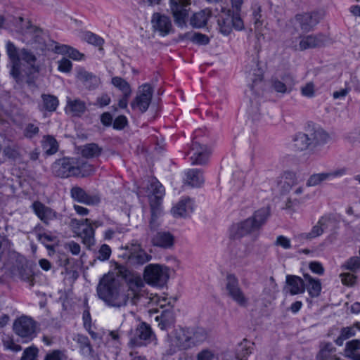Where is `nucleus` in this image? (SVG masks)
I'll use <instances>...</instances> for the list:
<instances>
[{
	"mask_svg": "<svg viewBox=\"0 0 360 360\" xmlns=\"http://www.w3.org/2000/svg\"><path fill=\"white\" fill-rule=\"evenodd\" d=\"M6 48L8 56L12 63L10 75L18 85L22 86L25 83V76L20 70V57L18 49L11 41H7Z\"/></svg>",
	"mask_w": 360,
	"mask_h": 360,
	"instance_id": "11",
	"label": "nucleus"
},
{
	"mask_svg": "<svg viewBox=\"0 0 360 360\" xmlns=\"http://www.w3.org/2000/svg\"><path fill=\"white\" fill-rule=\"evenodd\" d=\"M98 297L108 306L120 307L127 305L129 295L120 294V283L109 274H104L96 288Z\"/></svg>",
	"mask_w": 360,
	"mask_h": 360,
	"instance_id": "1",
	"label": "nucleus"
},
{
	"mask_svg": "<svg viewBox=\"0 0 360 360\" xmlns=\"http://www.w3.org/2000/svg\"><path fill=\"white\" fill-rule=\"evenodd\" d=\"M87 194L86 191L79 186H74L70 190L71 198L79 203L84 204Z\"/></svg>",
	"mask_w": 360,
	"mask_h": 360,
	"instance_id": "44",
	"label": "nucleus"
},
{
	"mask_svg": "<svg viewBox=\"0 0 360 360\" xmlns=\"http://www.w3.org/2000/svg\"><path fill=\"white\" fill-rule=\"evenodd\" d=\"M74 340L79 345V348L82 350H85L91 354L94 351L92 345L90 342L89 338L83 334H77L74 338Z\"/></svg>",
	"mask_w": 360,
	"mask_h": 360,
	"instance_id": "43",
	"label": "nucleus"
},
{
	"mask_svg": "<svg viewBox=\"0 0 360 360\" xmlns=\"http://www.w3.org/2000/svg\"><path fill=\"white\" fill-rule=\"evenodd\" d=\"M37 322L31 316L22 315L15 319L13 324V330L15 335L21 338L22 343H28L36 336Z\"/></svg>",
	"mask_w": 360,
	"mask_h": 360,
	"instance_id": "4",
	"label": "nucleus"
},
{
	"mask_svg": "<svg viewBox=\"0 0 360 360\" xmlns=\"http://www.w3.org/2000/svg\"><path fill=\"white\" fill-rule=\"evenodd\" d=\"M191 340V348L203 342L207 337L206 330L200 326L186 327Z\"/></svg>",
	"mask_w": 360,
	"mask_h": 360,
	"instance_id": "28",
	"label": "nucleus"
},
{
	"mask_svg": "<svg viewBox=\"0 0 360 360\" xmlns=\"http://www.w3.org/2000/svg\"><path fill=\"white\" fill-rule=\"evenodd\" d=\"M162 197L155 195L153 199L150 200V219L149 221L150 226L159 218L161 214L162 209Z\"/></svg>",
	"mask_w": 360,
	"mask_h": 360,
	"instance_id": "35",
	"label": "nucleus"
},
{
	"mask_svg": "<svg viewBox=\"0 0 360 360\" xmlns=\"http://www.w3.org/2000/svg\"><path fill=\"white\" fill-rule=\"evenodd\" d=\"M82 233L84 235V240L91 243L92 245L94 244L95 241V228L92 226H89L82 230Z\"/></svg>",
	"mask_w": 360,
	"mask_h": 360,
	"instance_id": "62",
	"label": "nucleus"
},
{
	"mask_svg": "<svg viewBox=\"0 0 360 360\" xmlns=\"http://www.w3.org/2000/svg\"><path fill=\"white\" fill-rule=\"evenodd\" d=\"M191 41L198 46H207L210 43V38L205 34L195 32H193Z\"/></svg>",
	"mask_w": 360,
	"mask_h": 360,
	"instance_id": "46",
	"label": "nucleus"
},
{
	"mask_svg": "<svg viewBox=\"0 0 360 360\" xmlns=\"http://www.w3.org/2000/svg\"><path fill=\"white\" fill-rule=\"evenodd\" d=\"M103 148L96 143H86L81 151L82 157L89 159L101 156Z\"/></svg>",
	"mask_w": 360,
	"mask_h": 360,
	"instance_id": "36",
	"label": "nucleus"
},
{
	"mask_svg": "<svg viewBox=\"0 0 360 360\" xmlns=\"http://www.w3.org/2000/svg\"><path fill=\"white\" fill-rule=\"evenodd\" d=\"M306 290L304 279L296 275L288 274L285 276V286L283 291L290 295L302 294Z\"/></svg>",
	"mask_w": 360,
	"mask_h": 360,
	"instance_id": "19",
	"label": "nucleus"
},
{
	"mask_svg": "<svg viewBox=\"0 0 360 360\" xmlns=\"http://www.w3.org/2000/svg\"><path fill=\"white\" fill-rule=\"evenodd\" d=\"M37 240L44 246H45V245H49L48 242H53V243H59L58 237L56 236L52 235L51 232L49 231L38 233Z\"/></svg>",
	"mask_w": 360,
	"mask_h": 360,
	"instance_id": "47",
	"label": "nucleus"
},
{
	"mask_svg": "<svg viewBox=\"0 0 360 360\" xmlns=\"http://www.w3.org/2000/svg\"><path fill=\"white\" fill-rule=\"evenodd\" d=\"M41 146L44 149L49 147L45 151L47 155H52L56 153L59 148V144L56 139L53 135L49 134L43 136Z\"/></svg>",
	"mask_w": 360,
	"mask_h": 360,
	"instance_id": "34",
	"label": "nucleus"
},
{
	"mask_svg": "<svg viewBox=\"0 0 360 360\" xmlns=\"http://www.w3.org/2000/svg\"><path fill=\"white\" fill-rule=\"evenodd\" d=\"M111 84L120 91L127 90L131 86L127 80L118 76H115L112 78Z\"/></svg>",
	"mask_w": 360,
	"mask_h": 360,
	"instance_id": "57",
	"label": "nucleus"
},
{
	"mask_svg": "<svg viewBox=\"0 0 360 360\" xmlns=\"http://www.w3.org/2000/svg\"><path fill=\"white\" fill-rule=\"evenodd\" d=\"M323 233V228L318 223L313 226L309 233H303L301 234L302 238L311 240L321 236Z\"/></svg>",
	"mask_w": 360,
	"mask_h": 360,
	"instance_id": "50",
	"label": "nucleus"
},
{
	"mask_svg": "<svg viewBox=\"0 0 360 360\" xmlns=\"http://www.w3.org/2000/svg\"><path fill=\"white\" fill-rule=\"evenodd\" d=\"M117 269L118 270V272H119L120 276L126 282H128L129 280L133 276L132 271L123 264H118L117 266Z\"/></svg>",
	"mask_w": 360,
	"mask_h": 360,
	"instance_id": "63",
	"label": "nucleus"
},
{
	"mask_svg": "<svg viewBox=\"0 0 360 360\" xmlns=\"http://www.w3.org/2000/svg\"><path fill=\"white\" fill-rule=\"evenodd\" d=\"M340 277L342 284L348 287H353L357 283V276L349 272L341 273Z\"/></svg>",
	"mask_w": 360,
	"mask_h": 360,
	"instance_id": "48",
	"label": "nucleus"
},
{
	"mask_svg": "<svg viewBox=\"0 0 360 360\" xmlns=\"http://www.w3.org/2000/svg\"><path fill=\"white\" fill-rule=\"evenodd\" d=\"M270 212L269 207H262L256 210L251 217H248V219H250L251 222L256 226L255 229L257 231H259L262 226L266 223L270 216Z\"/></svg>",
	"mask_w": 360,
	"mask_h": 360,
	"instance_id": "29",
	"label": "nucleus"
},
{
	"mask_svg": "<svg viewBox=\"0 0 360 360\" xmlns=\"http://www.w3.org/2000/svg\"><path fill=\"white\" fill-rule=\"evenodd\" d=\"M341 269L356 273L360 269V257L358 256L349 257L341 265Z\"/></svg>",
	"mask_w": 360,
	"mask_h": 360,
	"instance_id": "42",
	"label": "nucleus"
},
{
	"mask_svg": "<svg viewBox=\"0 0 360 360\" xmlns=\"http://www.w3.org/2000/svg\"><path fill=\"white\" fill-rule=\"evenodd\" d=\"M169 4L174 23L181 29L186 28L188 27V10L176 0H169Z\"/></svg>",
	"mask_w": 360,
	"mask_h": 360,
	"instance_id": "17",
	"label": "nucleus"
},
{
	"mask_svg": "<svg viewBox=\"0 0 360 360\" xmlns=\"http://www.w3.org/2000/svg\"><path fill=\"white\" fill-rule=\"evenodd\" d=\"M129 125L127 117L124 115H120L113 119L112 128L115 130L121 131Z\"/></svg>",
	"mask_w": 360,
	"mask_h": 360,
	"instance_id": "51",
	"label": "nucleus"
},
{
	"mask_svg": "<svg viewBox=\"0 0 360 360\" xmlns=\"http://www.w3.org/2000/svg\"><path fill=\"white\" fill-rule=\"evenodd\" d=\"M160 308L163 309L168 306V309H163L160 316L155 317V321H159L158 326L162 330H167L173 327L176 322V316L174 311V305L171 302H168L167 304H160Z\"/></svg>",
	"mask_w": 360,
	"mask_h": 360,
	"instance_id": "18",
	"label": "nucleus"
},
{
	"mask_svg": "<svg viewBox=\"0 0 360 360\" xmlns=\"http://www.w3.org/2000/svg\"><path fill=\"white\" fill-rule=\"evenodd\" d=\"M75 173L78 174V176L87 177L91 176L94 172V166L86 161H84L75 165Z\"/></svg>",
	"mask_w": 360,
	"mask_h": 360,
	"instance_id": "41",
	"label": "nucleus"
},
{
	"mask_svg": "<svg viewBox=\"0 0 360 360\" xmlns=\"http://www.w3.org/2000/svg\"><path fill=\"white\" fill-rule=\"evenodd\" d=\"M76 78L82 82V84L89 91L96 89L101 84V79L98 76L86 71L83 67H79L77 69Z\"/></svg>",
	"mask_w": 360,
	"mask_h": 360,
	"instance_id": "21",
	"label": "nucleus"
},
{
	"mask_svg": "<svg viewBox=\"0 0 360 360\" xmlns=\"http://www.w3.org/2000/svg\"><path fill=\"white\" fill-rule=\"evenodd\" d=\"M58 70L63 73H69L72 69V63L71 60L66 58L63 57L60 60L58 61Z\"/></svg>",
	"mask_w": 360,
	"mask_h": 360,
	"instance_id": "56",
	"label": "nucleus"
},
{
	"mask_svg": "<svg viewBox=\"0 0 360 360\" xmlns=\"http://www.w3.org/2000/svg\"><path fill=\"white\" fill-rule=\"evenodd\" d=\"M16 271L18 272L20 278L26 282L30 281L32 276L34 275L32 266H29L28 263L22 266V269L16 270Z\"/></svg>",
	"mask_w": 360,
	"mask_h": 360,
	"instance_id": "49",
	"label": "nucleus"
},
{
	"mask_svg": "<svg viewBox=\"0 0 360 360\" xmlns=\"http://www.w3.org/2000/svg\"><path fill=\"white\" fill-rule=\"evenodd\" d=\"M138 252H135L131 255H129L127 262L133 266L143 265L152 259V256L148 254L141 245H136Z\"/></svg>",
	"mask_w": 360,
	"mask_h": 360,
	"instance_id": "30",
	"label": "nucleus"
},
{
	"mask_svg": "<svg viewBox=\"0 0 360 360\" xmlns=\"http://www.w3.org/2000/svg\"><path fill=\"white\" fill-rule=\"evenodd\" d=\"M285 179L284 186L287 185L288 188H291L293 185L297 184L296 174L292 171H285L283 174Z\"/></svg>",
	"mask_w": 360,
	"mask_h": 360,
	"instance_id": "60",
	"label": "nucleus"
},
{
	"mask_svg": "<svg viewBox=\"0 0 360 360\" xmlns=\"http://www.w3.org/2000/svg\"><path fill=\"white\" fill-rule=\"evenodd\" d=\"M226 289L228 291L229 296L239 306L246 307L248 303V299L245 296L239 287L238 278L234 274H228L226 275Z\"/></svg>",
	"mask_w": 360,
	"mask_h": 360,
	"instance_id": "12",
	"label": "nucleus"
},
{
	"mask_svg": "<svg viewBox=\"0 0 360 360\" xmlns=\"http://www.w3.org/2000/svg\"><path fill=\"white\" fill-rule=\"evenodd\" d=\"M143 278L148 285L163 288L169 278V268L160 264H149L144 268Z\"/></svg>",
	"mask_w": 360,
	"mask_h": 360,
	"instance_id": "3",
	"label": "nucleus"
},
{
	"mask_svg": "<svg viewBox=\"0 0 360 360\" xmlns=\"http://www.w3.org/2000/svg\"><path fill=\"white\" fill-rule=\"evenodd\" d=\"M171 212L174 217H186V202L180 200L175 206H174Z\"/></svg>",
	"mask_w": 360,
	"mask_h": 360,
	"instance_id": "45",
	"label": "nucleus"
},
{
	"mask_svg": "<svg viewBox=\"0 0 360 360\" xmlns=\"http://www.w3.org/2000/svg\"><path fill=\"white\" fill-rule=\"evenodd\" d=\"M84 39L88 44L99 47L100 51L103 50L101 46L103 45L105 40L99 35L92 32L86 31L84 34Z\"/></svg>",
	"mask_w": 360,
	"mask_h": 360,
	"instance_id": "40",
	"label": "nucleus"
},
{
	"mask_svg": "<svg viewBox=\"0 0 360 360\" xmlns=\"http://www.w3.org/2000/svg\"><path fill=\"white\" fill-rule=\"evenodd\" d=\"M299 37L301 38L299 43L300 51L322 48L326 46L330 41V38L322 32L315 34L300 35Z\"/></svg>",
	"mask_w": 360,
	"mask_h": 360,
	"instance_id": "14",
	"label": "nucleus"
},
{
	"mask_svg": "<svg viewBox=\"0 0 360 360\" xmlns=\"http://www.w3.org/2000/svg\"><path fill=\"white\" fill-rule=\"evenodd\" d=\"M111 253V248L107 244H103L98 250V256L96 259L101 262L107 261L110 259Z\"/></svg>",
	"mask_w": 360,
	"mask_h": 360,
	"instance_id": "54",
	"label": "nucleus"
},
{
	"mask_svg": "<svg viewBox=\"0 0 360 360\" xmlns=\"http://www.w3.org/2000/svg\"><path fill=\"white\" fill-rule=\"evenodd\" d=\"M150 185L152 190L151 192L154 195V197L158 194L161 195L164 194L165 188L156 178H154Z\"/></svg>",
	"mask_w": 360,
	"mask_h": 360,
	"instance_id": "61",
	"label": "nucleus"
},
{
	"mask_svg": "<svg viewBox=\"0 0 360 360\" xmlns=\"http://www.w3.org/2000/svg\"><path fill=\"white\" fill-rule=\"evenodd\" d=\"M323 18L324 11L316 8L296 13L293 18L290 20V22L293 25L295 31L307 34L314 31Z\"/></svg>",
	"mask_w": 360,
	"mask_h": 360,
	"instance_id": "2",
	"label": "nucleus"
},
{
	"mask_svg": "<svg viewBox=\"0 0 360 360\" xmlns=\"http://www.w3.org/2000/svg\"><path fill=\"white\" fill-rule=\"evenodd\" d=\"M292 143L295 150H308L309 153H312L310 138L307 131L296 133L292 137Z\"/></svg>",
	"mask_w": 360,
	"mask_h": 360,
	"instance_id": "26",
	"label": "nucleus"
},
{
	"mask_svg": "<svg viewBox=\"0 0 360 360\" xmlns=\"http://www.w3.org/2000/svg\"><path fill=\"white\" fill-rule=\"evenodd\" d=\"M309 268L310 271L318 275H323L324 274V267L323 264L318 261H312L309 264Z\"/></svg>",
	"mask_w": 360,
	"mask_h": 360,
	"instance_id": "64",
	"label": "nucleus"
},
{
	"mask_svg": "<svg viewBox=\"0 0 360 360\" xmlns=\"http://www.w3.org/2000/svg\"><path fill=\"white\" fill-rule=\"evenodd\" d=\"M208 20V15L205 10H201L193 14L190 18V25L193 28L201 29L207 25Z\"/></svg>",
	"mask_w": 360,
	"mask_h": 360,
	"instance_id": "33",
	"label": "nucleus"
},
{
	"mask_svg": "<svg viewBox=\"0 0 360 360\" xmlns=\"http://www.w3.org/2000/svg\"><path fill=\"white\" fill-rule=\"evenodd\" d=\"M345 356L350 360H360V339H354L346 342Z\"/></svg>",
	"mask_w": 360,
	"mask_h": 360,
	"instance_id": "32",
	"label": "nucleus"
},
{
	"mask_svg": "<svg viewBox=\"0 0 360 360\" xmlns=\"http://www.w3.org/2000/svg\"><path fill=\"white\" fill-rule=\"evenodd\" d=\"M231 21L232 29L234 28L237 31H241L244 29V23L240 13H234L231 11Z\"/></svg>",
	"mask_w": 360,
	"mask_h": 360,
	"instance_id": "52",
	"label": "nucleus"
},
{
	"mask_svg": "<svg viewBox=\"0 0 360 360\" xmlns=\"http://www.w3.org/2000/svg\"><path fill=\"white\" fill-rule=\"evenodd\" d=\"M175 237L169 231H158L151 238V243L155 247L169 249L174 245Z\"/></svg>",
	"mask_w": 360,
	"mask_h": 360,
	"instance_id": "23",
	"label": "nucleus"
},
{
	"mask_svg": "<svg viewBox=\"0 0 360 360\" xmlns=\"http://www.w3.org/2000/svg\"><path fill=\"white\" fill-rule=\"evenodd\" d=\"M32 209L35 214L39 219L46 226L49 225V221L59 219L63 217L51 207L46 206L40 201H34L32 205Z\"/></svg>",
	"mask_w": 360,
	"mask_h": 360,
	"instance_id": "16",
	"label": "nucleus"
},
{
	"mask_svg": "<svg viewBox=\"0 0 360 360\" xmlns=\"http://www.w3.org/2000/svg\"><path fill=\"white\" fill-rule=\"evenodd\" d=\"M39 349L34 346H30L27 347L22 353V356L20 360H35L38 355Z\"/></svg>",
	"mask_w": 360,
	"mask_h": 360,
	"instance_id": "53",
	"label": "nucleus"
},
{
	"mask_svg": "<svg viewBox=\"0 0 360 360\" xmlns=\"http://www.w3.org/2000/svg\"><path fill=\"white\" fill-rule=\"evenodd\" d=\"M251 353L252 351L250 347L247 345H243V344L241 343L239 345V348L237 349L236 358L237 360H248V358Z\"/></svg>",
	"mask_w": 360,
	"mask_h": 360,
	"instance_id": "55",
	"label": "nucleus"
},
{
	"mask_svg": "<svg viewBox=\"0 0 360 360\" xmlns=\"http://www.w3.org/2000/svg\"><path fill=\"white\" fill-rule=\"evenodd\" d=\"M184 179L185 185L192 188H199L204 184V177L202 172L200 169H189L185 174Z\"/></svg>",
	"mask_w": 360,
	"mask_h": 360,
	"instance_id": "27",
	"label": "nucleus"
},
{
	"mask_svg": "<svg viewBox=\"0 0 360 360\" xmlns=\"http://www.w3.org/2000/svg\"><path fill=\"white\" fill-rule=\"evenodd\" d=\"M264 70L260 66L259 61L256 63V68L252 70L249 73L248 81L251 83L248 84L250 89L255 91V89L261 84L264 80Z\"/></svg>",
	"mask_w": 360,
	"mask_h": 360,
	"instance_id": "31",
	"label": "nucleus"
},
{
	"mask_svg": "<svg viewBox=\"0 0 360 360\" xmlns=\"http://www.w3.org/2000/svg\"><path fill=\"white\" fill-rule=\"evenodd\" d=\"M281 80L278 78H271V89L277 92L282 94H289L292 91L291 86L294 84V79L290 74L285 73L281 77Z\"/></svg>",
	"mask_w": 360,
	"mask_h": 360,
	"instance_id": "22",
	"label": "nucleus"
},
{
	"mask_svg": "<svg viewBox=\"0 0 360 360\" xmlns=\"http://www.w3.org/2000/svg\"><path fill=\"white\" fill-rule=\"evenodd\" d=\"M129 336L130 340L128 342V347L134 349L146 346L151 342L152 338L155 337V334L148 323L141 322L134 331L132 329L129 331Z\"/></svg>",
	"mask_w": 360,
	"mask_h": 360,
	"instance_id": "6",
	"label": "nucleus"
},
{
	"mask_svg": "<svg viewBox=\"0 0 360 360\" xmlns=\"http://www.w3.org/2000/svg\"><path fill=\"white\" fill-rule=\"evenodd\" d=\"M306 290L310 297H318L321 292L322 285L321 279L311 276L309 273H303Z\"/></svg>",
	"mask_w": 360,
	"mask_h": 360,
	"instance_id": "25",
	"label": "nucleus"
},
{
	"mask_svg": "<svg viewBox=\"0 0 360 360\" xmlns=\"http://www.w3.org/2000/svg\"><path fill=\"white\" fill-rule=\"evenodd\" d=\"M169 348L166 353L172 356L178 351L187 350L191 348V340L187 334L186 327H179L167 335Z\"/></svg>",
	"mask_w": 360,
	"mask_h": 360,
	"instance_id": "5",
	"label": "nucleus"
},
{
	"mask_svg": "<svg viewBox=\"0 0 360 360\" xmlns=\"http://www.w3.org/2000/svg\"><path fill=\"white\" fill-rule=\"evenodd\" d=\"M39 127L32 123L27 124L23 130L24 136L29 139H33L35 136H37L39 134Z\"/></svg>",
	"mask_w": 360,
	"mask_h": 360,
	"instance_id": "58",
	"label": "nucleus"
},
{
	"mask_svg": "<svg viewBox=\"0 0 360 360\" xmlns=\"http://www.w3.org/2000/svg\"><path fill=\"white\" fill-rule=\"evenodd\" d=\"M346 174V169L341 168L331 172H323L314 174L309 176L306 184L307 186H315L321 184L322 181L330 178L342 176Z\"/></svg>",
	"mask_w": 360,
	"mask_h": 360,
	"instance_id": "24",
	"label": "nucleus"
},
{
	"mask_svg": "<svg viewBox=\"0 0 360 360\" xmlns=\"http://www.w3.org/2000/svg\"><path fill=\"white\" fill-rule=\"evenodd\" d=\"M255 227L256 226L248 218L233 224L229 228V238L231 240H240L243 237L257 231Z\"/></svg>",
	"mask_w": 360,
	"mask_h": 360,
	"instance_id": "15",
	"label": "nucleus"
},
{
	"mask_svg": "<svg viewBox=\"0 0 360 360\" xmlns=\"http://www.w3.org/2000/svg\"><path fill=\"white\" fill-rule=\"evenodd\" d=\"M151 24L154 31L158 32L160 36L166 37L175 32L171 18L158 12H155L151 17Z\"/></svg>",
	"mask_w": 360,
	"mask_h": 360,
	"instance_id": "13",
	"label": "nucleus"
},
{
	"mask_svg": "<svg viewBox=\"0 0 360 360\" xmlns=\"http://www.w3.org/2000/svg\"><path fill=\"white\" fill-rule=\"evenodd\" d=\"M154 87L149 83L139 86L137 95L130 103L133 110L139 109L141 113L146 112L153 99Z\"/></svg>",
	"mask_w": 360,
	"mask_h": 360,
	"instance_id": "10",
	"label": "nucleus"
},
{
	"mask_svg": "<svg viewBox=\"0 0 360 360\" xmlns=\"http://www.w3.org/2000/svg\"><path fill=\"white\" fill-rule=\"evenodd\" d=\"M231 13V11L228 10L226 17H220L217 20L219 32L224 36H229L232 32Z\"/></svg>",
	"mask_w": 360,
	"mask_h": 360,
	"instance_id": "37",
	"label": "nucleus"
},
{
	"mask_svg": "<svg viewBox=\"0 0 360 360\" xmlns=\"http://www.w3.org/2000/svg\"><path fill=\"white\" fill-rule=\"evenodd\" d=\"M192 150H196L191 158L192 165H204L207 163L210 151L207 145L193 141Z\"/></svg>",
	"mask_w": 360,
	"mask_h": 360,
	"instance_id": "20",
	"label": "nucleus"
},
{
	"mask_svg": "<svg viewBox=\"0 0 360 360\" xmlns=\"http://www.w3.org/2000/svg\"><path fill=\"white\" fill-rule=\"evenodd\" d=\"M67 106L70 108V110L73 115L77 117H80L86 110L85 102L79 98L74 100L68 98Z\"/></svg>",
	"mask_w": 360,
	"mask_h": 360,
	"instance_id": "38",
	"label": "nucleus"
},
{
	"mask_svg": "<svg viewBox=\"0 0 360 360\" xmlns=\"http://www.w3.org/2000/svg\"><path fill=\"white\" fill-rule=\"evenodd\" d=\"M43 106L45 110L49 112H54L56 110L59 100L57 96L51 94H43L41 95Z\"/></svg>",
	"mask_w": 360,
	"mask_h": 360,
	"instance_id": "39",
	"label": "nucleus"
},
{
	"mask_svg": "<svg viewBox=\"0 0 360 360\" xmlns=\"http://www.w3.org/2000/svg\"><path fill=\"white\" fill-rule=\"evenodd\" d=\"M21 58L27 63L23 65L24 68L22 72L23 75L26 77L25 83H26L29 87H37L36 80L37 79L39 74V67L36 65L34 63L37 60L35 55L28 49H22L21 51Z\"/></svg>",
	"mask_w": 360,
	"mask_h": 360,
	"instance_id": "7",
	"label": "nucleus"
},
{
	"mask_svg": "<svg viewBox=\"0 0 360 360\" xmlns=\"http://www.w3.org/2000/svg\"><path fill=\"white\" fill-rule=\"evenodd\" d=\"M305 131L309 133L312 153L320 151L330 139V134L322 127L315 124L313 122H308L307 126L305 127Z\"/></svg>",
	"mask_w": 360,
	"mask_h": 360,
	"instance_id": "8",
	"label": "nucleus"
},
{
	"mask_svg": "<svg viewBox=\"0 0 360 360\" xmlns=\"http://www.w3.org/2000/svg\"><path fill=\"white\" fill-rule=\"evenodd\" d=\"M336 221L335 217L333 214H325L321 217L318 224L323 228V231L328 229L329 224Z\"/></svg>",
	"mask_w": 360,
	"mask_h": 360,
	"instance_id": "59",
	"label": "nucleus"
},
{
	"mask_svg": "<svg viewBox=\"0 0 360 360\" xmlns=\"http://www.w3.org/2000/svg\"><path fill=\"white\" fill-rule=\"evenodd\" d=\"M77 162L74 158L63 157L53 162L51 166L53 175L60 179H66L70 176H78L75 173V165Z\"/></svg>",
	"mask_w": 360,
	"mask_h": 360,
	"instance_id": "9",
	"label": "nucleus"
}]
</instances>
